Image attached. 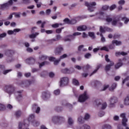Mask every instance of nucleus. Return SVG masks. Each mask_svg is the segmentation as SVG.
<instances>
[{"label": "nucleus", "mask_w": 129, "mask_h": 129, "mask_svg": "<svg viewBox=\"0 0 129 129\" xmlns=\"http://www.w3.org/2000/svg\"><path fill=\"white\" fill-rule=\"evenodd\" d=\"M5 91L7 93H8L9 95H12V94H15L16 96L18 95V97H16V98H21L22 97V95H21V92H16V88L14 87L12 85H6L5 87Z\"/></svg>", "instance_id": "nucleus-1"}, {"label": "nucleus", "mask_w": 129, "mask_h": 129, "mask_svg": "<svg viewBox=\"0 0 129 129\" xmlns=\"http://www.w3.org/2000/svg\"><path fill=\"white\" fill-rule=\"evenodd\" d=\"M50 120L53 123H58L59 122H63L65 119L61 116L54 115L51 117Z\"/></svg>", "instance_id": "nucleus-2"}, {"label": "nucleus", "mask_w": 129, "mask_h": 129, "mask_svg": "<svg viewBox=\"0 0 129 129\" xmlns=\"http://www.w3.org/2000/svg\"><path fill=\"white\" fill-rule=\"evenodd\" d=\"M96 5V2H91L88 3L87 2H85V6L87 7L88 11L90 12V13H92V12H94V9H95V6Z\"/></svg>", "instance_id": "nucleus-3"}, {"label": "nucleus", "mask_w": 129, "mask_h": 129, "mask_svg": "<svg viewBox=\"0 0 129 129\" xmlns=\"http://www.w3.org/2000/svg\"><path fill=\"white\" fill-rule=\"evenodd\" d=\"M105 61H106V62H110V64H107L105 66V71H109V70H110V68L112 66H113V65H114V62H113V61H110V59H109V58H108V55L106 54L105 56Z\"/></svg>", "instance_id": "nucleus-4"}, {"label": "nucleus", "mask_w": 129, "mask_h": 129, "mask_svg": "<svg viewBox=\"0 0 129 129\" xmlns=\"http://www.w3.org/2000/svg\"><path fill=\"white\" fill-rule=\"evenodd\" d=\"M109 101L110 102L109 107L112 108L115 107V104L117 103L118 100L116 97H111L110 98Z\"/></svg>", "instance_id": "nucleus-5"}, {"label": "nucleus", "mask_w": 129, "mask_h": 129, "mask_svg": "<svg viewBox=\"0 0 129 129\" xmlns=\"http://www.w3.org/2000/svg\"><path fill=\"white\" fill-rule=\"evenodd\" d=\"M69 82V79L68 77L61 78L59 81V86L60 87H64L66 85H68Z\"/></svg>", "instance_id": "nucleus-6"}, {"label": "nucleus", "mask_w": 129, "mask_h": 129, "mask_svg": "<svg viewBox=\"0 0 129 129\" xmlns=\"http://www.w3.org/2000/svg\"><path fill=\"white\" fill-rule=\"evenodd\" d=\"M88 98H89V96H88L86 92H84L83 94L80 95L78 101H79V102H85Z\"/></svg>", "instance_id": "nucleus-7"}, {"label": "nucleus", "mask_w": 129, "mask_h": 129, "mask_svg": "<svg viewBox=\"0 0 129 129\" xmlns=\"http://www.w3.org/2000/svg\"><path fill=\"white\" fill-rule=\"evenodd\" d=\"M36 83V80L33 79L28 81H24L20 83L21 86H28V85H31V84H35Z\"/></svg>", "instance_id": "nucleus-8"}, {"label": "nucleus", "mask_w": 129, "mask_h": 129, "mask_svg": "<svg viewBox=\"0 0 129 129\" xmlns=\"http://www.w3.org/2000/svg\"><path fill=\"white\" fill-rule=\"evenodd\" d=\"M14 54V51L13 50H8L6 52V55L7 56L8 55H10L9 56H8L7 58V61L8 62V63H10L11 62H13V57H12V55Z\"/></svg>", "instance_id": "nucleus-9"}, {"label": "nucleus", "mask_w": 129, "mask_h": 129, "mask_svg": "<svg viewBox=\"0 0 129 129\" xmlns=\"http://www.w3.org/2000/svg\"><path fill=\"white\" fill-rule=\"evenodd\" d=\"M63 50L64 48H63V46H62V45H59L55 48L54 53L55 55H61V53H62V51Z\"/></svg>", "instance_id": "nucleus-10"}, {"label": "nucleus", "mask_w": 129, "mask_h": 129, "mask_svg": "<svg viewBox=\"0 0 129 129\" xmlns=\"http://www.w3.org/2000/svg\"><path fill=\"white\" fill-rule=\"evenodd\" d=\"M29 126V123H28V120L23 121V122H20L19 123V128L22 129L24 127H27Z\"/></svg>", "instance_id": "nucleus-11"}, {"label": "nucleus", "mask_w": 129, "mask_h": 129, "mask_svg": "<svg viewBox=\"0 0 129 129\" xmlns=\"http://www.w3.org/2000/svg\"><path fill=\"white\" fill-rule=\"evenodd\" d=\"M112 25L113 26H116V25H118L119 27H121V26H122V23L119 21V18H115L113 20Z\"/></svg>", "instance_id": "nucleus-12"}, {"label": "nucleus", "mask_w": 129, "mask_h": 129, "mask_svg": "<svg viewBox=\"0 0 129 129\" xmlns=\"http://www.w3.org/2000/svg\"><path fill=\"white\" fill-rule=\"evenodd\" d=\"M32 110L33 111H35L36 113H39V112H40V110H41V108L40 107L38 106L37 104H34L32 105Z\"/></svg>", "instance_id": "nucleus-13"}, {"label": "nucleus", "mask_w": 129, "mask_h": 129, "mask_svg": "<svg viewBox=\"0 0 129 129\" xmlns=\"http://www.w3.org/2000/svg\"><path fill=\"white\" fill-rule=\"evenodd\" d=\"M35 61V59H34L33 57H30L29 58L26 59L25 60L26 63H27V64H29L30 65L34 64Z\"/></svg>", "instance_id": "nucleus-14"}, {"label": "nucleus", "mask_w": 129, "mask_h": 129, "mask_svg": "<svg viewBox=\"0 0 129 129\" xmlns=\"http://www.w3.org/2000/svg\"><path fill=\"white\" fill-rule=\"evenodd\" d=\"M87 29V27L86 26V25H81L77 27V31H86Z\"/></svg>", "instance_id": "nucleus-15"}, {"label": "nucleus", "mask_w": 129, "mask_h": 129, "mask_svg": "<svg viewBox=\"0 0 129 129\" xmlns=\"http://www.w3.org/2000/svg\"><path fill=\"white\" fill-rule=\"evenodd\" d=\"M21 31V29H15L13 31L12 30H8L7 33L8 35H14L15 33H18V32H20Z\"/></svg>", "instance_id": "nucleus-16"}, {"label": "nucleus", "mask_w": 129, "mask_h": 129, "mask_svg": "<svg viewBox=\"0 0 129 129\" xmlns=\"http://www.w3.org/2000/svg\"><path fill=\"white\" fill-rule=\"evenodd\" d=\"M75 129H90V126L87 124H84L82 126H77Z\"/></svg>", "instance_id": "nucleus-17"}, {"label": "nucleus", "mask_w": 129, "mask_h": 129, "mask_svg": "<svg viewBox=\"0 0 129 129\" xmlns=\"http://www.w3.org/2000/svg\"><path fill=\"white\" fill-rule=\"evenodd\" d=\"M81 34L82 33L80 32H75L72 35L69 36V37H70L71 40H74V39H75L76 36H80V35H81Z\"/></svg>", "instance_id": "nucleus-18"}, {"label": "nucleus", "mask_w": 129, "mask_h": 129, "mask_svg": "<svg viewBox=\"0 0 129 129\" xmlns=\"http://www.w3.org/2000/svg\"><path fill=\"white\" fill-rule=\"evenodd\" d=\"M101 67H102V64H99L96 67V69L92 73V74L90 75V76H92V75H93V74H95V73H96V72H97V71H98V70L99 69V68H101Z\"/></svg>", "instance_id": "nucleus-19"}, {"label": "nucleus", "mask_w": 129, "mask_h": 129, "mask_svg": "<svg viewBox=\"0 0 129 129\" xmlns=\"http://www.w3.org/2000/svg\"><path fill=\"white\" fill-rule=\"evenodd\" d=\"M102 129H112V126L109 124H105L102 127Z\"/></svg>", "instance_id": "nucleus-20"}, {"label": "nucleus", "mask_w": 129, "mask_h": 129, "mask_svg": "<svg viewBox=\"0 0 129 129\" xmlns=\"http://www.w3.org/2000/svg\"><path fill=\"white\" fill-rule=\"evenodd\" d=\"M15 115L17 118H19V117H21V115H22V111L17 110L15 113Z\"/></svg>", "instance_id": "nucleus-21"}, {"label": "nucleus", "mask_w": 129, "mask_h": 129, "mask_svg": "<svg viewBox=\"0 0 129 129\" xmlns=\"http://www.w3.org/2000/svg\"><path fill=\"white\" fill-rule=\"evenodd\" d=\"M42 96L43 98H49L50 97V92H44L42 94Z\"/></svg>", "instance_id": "nucleus-22"}, {"label": "nucleus", "mask_w": 129, "mask_h": 129, "mask_svg": "<svg viewBox=\"0 0 129 129\" xmlns=\"http://www.w3.org/2000/svg\"><path fill=\"white\" fill-rule=\"evenodd\" d=\"M112 44H114V45H115L116 46H119L121 45V41L116 40H112Z\"/></svg>", "instance_id": "nucleus-23"}, {"label": "nucleus", "mask_w": 129, "mask_h": 129, "mask_svg": "<svg viewBox=\"0 0 129 129\" xmlns=\"http://www.w3.org/2000/svg\"><path fill=\"white\" fill-rule=\"evenodd\" d=\"M115 55L116 56H119V55H121L122 56H126V55H127V53L124 51L116 52H115Z\"/></svg>", "instance_id": "nucleus-24"}, {"label": "nucleus", "mask_w": 129, "mask_h": 129, "mask_svg": "<svg viewBox=\"0 0 129 129\" xmlns=\"http://www.w3.org/2000/svg\"><path fill=\"white\" fill-rule=\"evenodd\" d=\"M34 118H35V115L34 114H31L29 115L28 117V121H30L31 122H33L34 121Z\"/></svg>", "instance_id": "nucleus-25"}, {"label": "nucleus", "mask_w": 129, "mask_h": 129, "mask_svg": "<svg viewBox=\"0 0 129 129\" xmlns=\"http://www.w3.org/2000/svg\"><path fill=\"white\" fill-rule=\"evenodd\" d=\"M38 35H39L38 32H35V33H33L30 35L29 38H30V39H35V38H36L37 36H38Z\"/></svg>", "instance_id": "nucleus-26"}, {"label": "nucleus", "mask_w": 129, "mask_h": 129, "mask_svg": "<svg viewBox=\"0 0 129 129\" xmlns=\"http://www.w3.org/2000/svg\"><path fill=\"white\" fill-rule=\"evenodd\" d=\"M94 105H97V106H99L101 104V101L100 100H95L94 102Z\"/></svg>", "instance_id": "nucleus-27"}, {"label": "nucleus", "mask_w": 129, "mask_h": 129, "mask_svg": "<svg viewBox=\"0 0 129 129\" xmlns=\"http://www.w3.org/2000/svg\"><path fill=\"white\" fill-rule=\"evenodd\" d=\"M116 84L113 83L112 86L109 88L110 91H113L116 88Z\"/></svg>", "instance_id": "nucleus-28"}, {"label": "nucleus", "mask_w": 129, "mask_h": 129, "mask_svg": "<svg viewBox=\"0 0 129 129\" xmlns=\"http://www.w3.org/2000/svg\"><path fill=\"white\" fill-rule=\"evenodd\" d=\"M48 64H50V63L48 61H43L42 63H39V68H42L43 66L45 65H48Z\"/></svg>", "instance_id": "nucleus-29"}, {"label": "nucleus", "mask_w": 129, "mask_h": 129, "mask_svg": "<svg viewBox=\"0 0 129 129\" xmlns=\"http://www.w3.org/2000/svg\"><path fill=\"white\" fill-rule=\"evenodd\" d=\"M124 104L125 105H129V95L125 98Z\"/></svg>", "instance_id": "nucleus-30"}, {"label": "nucleus", "mask_w": 129, "mask_h": 129, "mask_svg": "<svg viewBox=\"0 0 129 129\" xmlns=\"http://www.w3.org/2000/svg\"><path fill=\"white\" fill-rule=\"evenodd\" d=\"M39 59L41 60V61H44V60L48 59V56L45 55H41L39 56Z\"/></svg>", "instance_id": "nucleus-31"}, {"label": "nucleus", "mask_w": 129, "mask_h": 129, "mask_svg": "<svg viewBox=\"0 0 129 129\" xmlns=\"http://www.w3.org/2000/svg\"><path fill=\"white\" fill-rule=\"evenodd\" d=\"M73 84L76 86H79V82L76 79H73Z\"/></svg>", "instance_id": "nucleus-32"}, {"label": "nucleus", "mask_w": 129, "mask_h": 129, "mask_svg": "<svg viewBox=\"0 0 129 129\" xmlns=\"http://www.w3.org/2000/svg\"><path fill=\"white\" fill-rule=\"evenodd\" d=\"M4 110H6V105L0 103V111H4Z\"/></svg>", "instance_id": "nucleus-33"}, {"label": "nucleus", "mask_w": 129, "mask_h": 129, "mask_svg": "<svg viewBox=\"0 0 129 129\" xmlns=\"http://www.w3.org/2000/svg\"><path fill=\"white\" fill-rule=\"evenodd\" d=\"M121 66H122V62H119L115 65V69H118L120 67H121Z\"/></svg>", "instance_id": "nucleus-34"}, {"label": "nucleus", "mask_w": 129, "mask_h": 129, "mask_svg": "<svg viewBox=\"0 0 129 129\" xmlns=\"http://www.w3.org/2000/svg\"><path fill=\"white\" fill-rule=\"evenodd\" d=\"M32 125H33L34 126H38L40 125V122L39 121L34 120L33 122H32Z\"/></svg>", "instance_id": "nucleus-35"}, {"label": "nucleus", "mask_w": 129, "mask_h": 129, "mask_svg": "<svg viewBox=\"0 0 129 129\" xmlns=\"http://www.w3.org/2000/svg\"><path fill=\"white\" fill-rule=\"evenodd\" d=\"M74 123V122L73 121V119H72V118L71 117H69L68 118V124L69 125H72Z\"/></svg>", "instance_id": "nucleus-36"}, {"label": "nucleus", "mask_w": 129, "mask_h": 129, "mask_svg": "<svg viewBox=\"0 0 129 129\" xmlns=\"http://www.w3.org/2000/svg\"><path fill=\"white\" fill-rule=\"evenodd\" d=\"M121 20L122 21H124V23L125 24H127V23H128V22H129V19L125 17H122Z\"/></svg>", "instance_id": "nucleus-37"}, {"label": "nucleus", "mask_w": 129, "mask_h": 129, "mask_svg": "<svg viewBox=\"0 0 129 129\" xmlns=\"http://www.w3.org/2000/svg\"><path fill=\"white\" fill-rule=\"evenodd\" d=\"M78 121H79V123H84V119L82 116H80L78 118Z\"/></svg>", "instance_id": "nucleus-38"}, {"label": "nucleus", "mask_w": 129, "mask_h": 129, "mask_svg": "<svg viewBox=\"0 0 129 129\" xmlns=\"http://www.w3.org/2000/svg\"><path fill=\"white\" fill-rule=\"evenodd\" d=\"M100 36L101 37V42L102 43H104L106 42V39H105V37H104V36H103V35L102 34V33L100 34Z\"/></svg>", "instance_id": "nucleus-39"}, {"label": "nucleus", "mask_w": 129, "mask_h": 129, "mask_svg": "<svg viewBox=\"0 0 129 129\" xmlns=\"http://www.w3.org/2000/svg\"><path fill=\"white\" fill-rule=\"evenodd\" d=\"M61 72H62V73H64L65 74H69V73H70V70H69L68 69H64L62 70Z\"/></svg>", "instance_id": "nucleus-40"}, {"label": "nucleus", "mask_w": 129, "mask_h": 129, "mask_svg": "<svg viewBox=\"0 0 129 129\" xmlns=\"http://www.w3.org/2000/svg\"><path fill=\"white\" fill-rule=\"evenodd\" d=\"M113 119L115 121H118L119 120V116L117 115H115L113 116Z\"/></svg>", "instance_id": "nucleus-41"}, {"label": "nucleus", "mask_w": 129, "mask_h": 129, "mask_svg": "<svg viewBox=\"0 0 129 129\" xmlns=\"http://www.w3.org/2000/svg\"><path fill=\"white\" fill-rule=\"evenodd\" d=\"M99 31L101 33H105L106 32L105 26L103 27L102 26H100Z\"/></svg>", "instance_id": "nucleus-42"}, {"label": "nucleus", "mask_w": 129, "mask_h": 129, "mask_svg": "<svg viewBox=\"0 0 129 129\" xmlns=\"http://www.w3.org/2000/svg\"><path fill=\"white\" fill-rule=\"evenodd\" d=\"M101 51H106V52H109V49H108V48L106 46H103V47L101 48L100 49Z\"/></svg>", "instance_id": "nucleus-43"}, {"label": "nucleus", "mask_w": 129, "mask_h": 129, "mask_svg": "<svg viewBox=\"0 0 129 129\" xmlns=\"http://www.w3.org/2000/svg\"><path fill=\"white\" fill-rule=\"evenodd\" d=\"M90 118V115L88 113H86L84 116V120H88V119H89Z\"/></svg>", "instance_id": "nucleus-44"}, {"label": "nucleus", "mask_w": 129, "mask_h": 129, "mask_svg": "<svg viewBox=\"0 0 129 129\" xmlns=\"http://www.w3.org/2000/svg\"><path fill=\"white\" fill-rule=\"evenodd\" d=\"M89 37H91L92 39H94L95 38V35H94V33L93 32H89Z\"/></svg>", "instance_id": "nucleus-45"}, {"label": "nucleus", "mask_w": 129, "mask_h": 129, "mask_svg": "<svg viewBox=\"0 0 129 129\" xmlns=\"http://www.w3.org/2000/svg\"><path fill=\"white\" fill-rule=\"evenodd\" d=\"M107 106V104L106 103V102H104L102 104L101 109H105V108H106Z\"/></svg>", "instance_id": "nucleus-46"}, {"label": "nucleus", "mask_w": 129, "mask_h": 129, "mask_svg": "<svg viewBox=\"0 0 129 129\" xmlns=\"http://www.w3.org/2000/svg\"><path fill=\"white\" fill-rule=\"evenodd\" d=\"M6 37H7V33L4 32L2 34H0V40H2V39H3V38H6Z\"/></svg>", "instance_id": "nucleus-47"}, {"label": "nucleus", "mask_w": 129, "mask_h": 129, "mask_svg": "<svg viewBox=\"0 0 129 129\" xmlns=\"http://www.w3.org/2000/svg\"><path fill=\"white\" fill-rule=\"evenodd\" d=\"M62 29H64V27H62L61 28H58L56 29V33L57 34H60L61 33V32H62Z\"/></svg>", "instance_id": "nucleus-48"}, {"label": "nucleus", "mask_w": 129, "mask_h": 129, "mask_svg": "<svg viewBox=\"0 0 129 129\" xmlns=\"http://www.w3.org/2000/svg\"><path fill=\"white\" fill-rule=\"evenodd\" d=\"M125 3V1H124V0H120L118 2V5H119L120 6H123Z\"/></svg>", "instance_id": "nucleus-49"}, {"label": "nucleus", "mask_w": 129, "mask_h": 129, "mask_svg": "<svg viewBox=\"0 0 129 129\" xmlns=\"http://www.w3.org/2000/svg\"><path fill=\"white\" fill-rule=\"evenodd\" d=\"M76 23H77V21H76V20L72 19L70 21V25H75V24H76Z\"/></svg>", "instance_id": "nucleus-50"}, {"label": "nucleus", "mask_w": 129, "mask_h": 129, "mask_svg": "<svg viewBox=\"0 0 129 129\" xmlns=\"http://www.w3.org/2000/svg\"><path fill=\"white\" fill-rule=\"evenodd\" d=\"M129 80V76H127L126 78H125L124 80H122V84L123 85L125 82H127V81H128Z\"/></svg>", "instance_id": "nucleus-51"}, {"label": "nucleus", "mask_w": 129, "mask_h": 129, "mask_svg": "<svg viewBox=\"0 0 129 129\" xmlns=\"http://www.w3.org/2000/svg\"><path fill=\"white\" fill-rule=\"evenodd\" d=\"M70 21L71 20H70L69 18H66L63 20V22L64 23H65V24H68L70 25Z\"/></svg>", "instance_id": "nucleus-52"}, {"label": "nucleus", "mask_w": 129, "mask_h": 129, "mask_svg": "<svg viewBox=\"0 0 129 129\" xmlns=\"http://www.w3.org/2000/svg\"><path fill=\"white\" fill-rule=\"evenodd\" d=\"M105 114V113L104 111H100L98 113V116H100V117H102V116H104Z\"/></svg>", "instance_id": "nucleus-53"}, {"label": "nucleus", "mask_w": 129, "mask_h": 129, "mask_svg": "<svg viewBox=\"0 0 129 129\" xmlns=\"http://www.w3.org/2000/svg\"><path fill=\"white\" fill-rule=\"evenodd\" d=\"M11 71H12V69L6 70L3 72V74L4 75H7V74H8V73H9V72H11Z\"/></svg>", "instance_id": "nucleus-54"}, {"label": "nucleus", "mask_w": 129, "mask_h": 129, "mask_svg": "<svg viewBox=\"0 0 129 129\" xmlns=\"http://www.w3.org/2000/svg\"><path fill=\"white\" fill-rule=\"evenodd\" d=\"M108 47L109 49H111L112 50L114 49V48H115V45H114V44L112 43L109 45Z\"/></svg>", "instance_id": "nucleus-55"}, {"label": "nucleus", "mask_w": 129, "mask_h": 129, "mask_svg": "<svg viewBox=\"0 0 129 129\" xmlns=\"http://www.w3.org/2000/svg\"><path fill=\"white\" fill-rule=\"evenodd\" d=\"M108 6L107 5H104L102 7V10L103 11H107L108 10Z\"/></svg>", "instance_id": "nucleus-56"}, {"label": "nucleus", "mask_w": 129, "mask_h": 129, "mask_svg": "<svg viewBox=\"0 0 129 129\" xmlns=\"http://www.w3.org/2000/svg\"><path fill=\"white\" fill-rule=\"evenodd\" d=\"M105 21H106L107 23H110V22L112 21V19L110 18L109 16H107L105 19Z\"/></svg>", "instance_id": "nucleus-57"}, {"label": "nucleus", "mask_w": 129, "mask_h": 129, "mask_svg": "<svg viewBox=\"0 0 129 129\" xmlns=\"http://www.w3.org/2000/svg\"><path fill=\"white\" fill-rule=\"evenodd\" d=\"M49 44H52L53 42H56V39H48L47 40Z\"/></svg>", "instance_id": "nucleus-58"}, {"label": "nucleus", "mask_w": 129, "mask_h": 129, "mask_svg": "<svg viewBox=\"0 0 129 129\" xmlns=\"http://www.w3.org/2000/svg\"><path fill=\"white\" fill-rule=\"evenodd\" d=\"M84 57L86 59H88L90 58V57H91V54L89 53H86V54H85Z\"/></svg>", "instance_id": "nucleus-59"}, {"label": "nucleus", "mask_w": 129, "mask_h": 129, "mask_svg": "<svg viewBox=\"0 0 129 129\" xmlns=\"http://www.w3.org/2000/svg\"><path fill=\"white\" fill-rule=\"evenodd\" d=\"M54 94H55V95H59V94H60V90L57 89L54 90Z\"/></svg>", "instance_id": "nucleus-60"}, {"label": "nucleus", "mask_w": 129, "mask_h": 129, "mask_svg": "<svg viewBox=\"0 0 129 129\" xmlns=\"http://www.w3.org/2000/svg\"><path fill=\"white\" fill-rule=\"evenodd\" d=\"M60 39H62V36H61V35L58 34L56 36V41H59Z\"/></svg>", "instance_id": "nucleus-61"}, {"label": "nucleus", "mask_w": 129, "mask_h": 129, "mask_svg": "<svg viewBox=\"0 0 129 129\" xmlns=\"http://www.w3.org/2000/svg\"><path fill=\"white\" fill-rule=\"evenodd\" d=\"M105 30H106V32H112V29L109 28L107 27H105Z\"/></svg>", "instance_id": "nucleus-62"}, {"label": "nucleus", "mask_w": 129, "mask_h": 129, "mask_svg": "<svg viewBox=\"0 0 129 129\" xmlns=\"http://www.w3.org/2000/svg\"><path fill=\"white\" fill-rule=\"evenodd\" d=\"M64 58H67V54H64L61 55L59 57V59L62 60V59H64Z\"/></svg>", "instance_id": "nucleus-63"}, {"label": "nucleus", "mask_w": 129, "mask_h": 129, "mask_svg": "<svg viewBox=\"0 0 129 129\" xmlns=\"http://www.w3.org/2000/svg\"><path fill=\"white\" fill-rule=\"evenodd\" d=\"M55 59H56V58H55L53 56H51V57H48V60H49V61H53L54 62Z\"/></svg>", "instance_id": "nucleus-64"}]
</instances>
